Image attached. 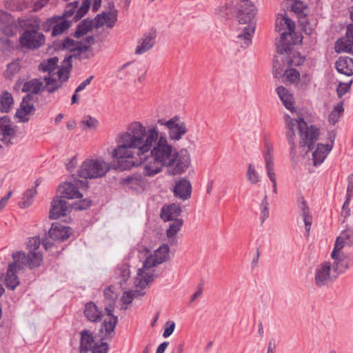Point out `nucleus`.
I'll return each instance as SVG.
<instances>
[{
  "mask_svg": "<svg viewBox=\"0 0 353 353\" xmlns=\"http://www.w3.org/2000/svg\"><path fill=\"white\" fill-rule=\"evenodd\" d=\"M117 141L112 156L118 159L121 170L134 166L133 161L125 159H132L137 154L143 162V174L153 176L163 167L173 165L176 159V148L168 143L164 134L159 133L156 125L146 128L140 122H132L119 134Z\"/></svg>",
  "mask_w": 353,
  "mask_h": 353,
  "instance_id": "1",
  "label": "nucleus"
},
{
  "mask_svg": "<svg viewBox=\"0 0 353 353\" xmlns=\"http://www.w3.org/2000/svg\"><path fill=\"white\" fill-rule=\"evenodd\" d=\"M169 252V246L167 244H163L154 251L153 254L145 259L143 267L138 270L135 281L137 288L144 289L157 277L154 268L168 259Z\"/></svg>",
  "mask_w": 353,
  "mask_h": 353,
  "instance_id": "2",
  "label": "nucleus"
},
{
  "mask_svg": "<svg viewBox=\"0 0 353 353\" xmlns=\"http://www.w3.org/2000/svg\"><path fill=\"white\" fill-rule=\"evenodd\" d=\"M19 25L25 31L20 35L19 41L21 46L27 50H37L45 45L46 37L39 32L40 24L37 17L19 20Z\"/></svg>",
  "mask_w": 353,
  "mask_h": 353,
  "instance_id": "3",
  "label": "nucleus"
},
{
  "mask_svg": "<svg viewBox=\"0 0 353 353\" xmlns=\"http://www.w3.org/2000/svg\"><path fill=\"white\" fill-rule=\"evenodd\" d=\"M285 121L288 130H295V128H298L300 136V147L307 148L306 152L311 150L319 139V129L314 125H308L303 118L296 120L286 114L285 115Z\"/></svg>",
  "mask_w": 353,
  "mask_h": 353,
  "instance_id": "4",
  "label": "nucleus"
},
{
  "mask_svg": "<svg viewBox=\"0 0 353 353\" xmlns=\"http://www.w3.org/2000/svg\"><path fill=\"white\" fill-rule=\"evenodd\" d=\"M256 14L255 6L250 1H242L237 12L236 17L240 24L246 25L242 33L238 37L245 40V43L249 45L252 41V35L256 28L254 19Z\"/></svg>",
  "mask_w": 353,
  "mask_h": 353,
  "instance_id": "5",
  "label": "nucleus"
},
{
  "mask_svg": "<svg viewBox=\"0 0 353 353\" xmlns=\"http://www.w3.org/2000/svg\"><path fill=\"white\" fill-rule=\"evenodd\" d=\"M109 164L102 159H87L78 170L80 177L86 179L101 178L109 171Z\"/></svg>",
  "mask_w": 353,
  "mask_h": 353,
  "instance_id": "6",
  "label": "nucleus"
},
{
  "mask_svg": "<svg viewBox=\"0 0 353 353\" xmlns=\"http://www.w3.org/2000/svg\"><path fill=\"white\" fill-rule=\"evenodd\" d=\"M63 66L59 68L57 74L59 79L54 77H45L46 89L50 93H53L61 87L63 82L66 81L69 78V72L72 68L71 56L65 57L63 60Z\"/></svg>",
  "mask_w": 353,
  "mask_h": 353,
  "instance_id": "7",
  "label": "nucleus"
},
{
  "mask_svg": "<svg viewBox=\"0 0 353 353\" xmlns=\"http://www.w3.org/2000/svg\"><path fill=\"white\" fill-rule=\"evenodd\" d=\"M157 123L168 128L169 139L171 141H179L188 132L186 124L181 121L179 117L175 116L168 121L159 119Z\"/></svg>",
  "mask_w": 353,
  "mask_h": 353,
  "instance_id": "8",
  "label": "nucleus"
},
{
  "mask_svg": "<svg viewBox=\"0 0 353 353\" xmlns=\"http://www.w3.org/2000/svg\"><path fill=\"white\" fill-rule=\"evenodd\" d=\"M331 257L334 261L332 264L333 270L337 274H343L353 267V259L341 249L334 248L331 253Z\"/></svg>",
  "mask_w": 353,
  "mask_h": 353,
  "instance_id": "9",
  "label": "nucleus"
},
{
  "mask_svg": "<svg viewBox=\"0 0 353 353\" xmlns=\"http://www.w3.org/2000/svg\"><path fill=\"white\" fill-rule=\"evenodd\" d=\"M88 186L86 181L75 179L73 182H65L59 187V191L65 198L79 199L83 196L79 189L81 188H87Z\"/></svg>",
  "mask_w": 353,
  "mask_h": 353,
  "instance_id": "10",
  "label": "nucleus"
},
{
  "mask_svg": "<svg viewBox=\"0 0 353 353\" xmlns=\"http://www.w3.org/2000/svg\"><path fill=\"white\" fill-rule=\"evenodd\" d=\"M332 263L329 261H325L319 264L314 271V283L319 287L321 288L327 285L333 280L331 274Z\"/></svg>",
  "mask_w": 353,
  "mask_h": 353,
  "instance_id": "11",
  "label": "nucleus"
},
{
  "mask_svg": "<svg viewBox=\"0 0 353 353\" xmlns=\"http://www.w3.org/2000/svg\"><path fill=\"white\" fill-rule=\"evenodd\" d=\"M16 137V130L12 122L6 116L0 118V141L6 146L13 145V139Z\"/></svg>",
  "mask_w": 353,
  "mask_h": 353,
  "instance_id": "12",
  "label": "nucleus"
},
{
  "mask_svg": "<svg viewBox=\"0 0 353 353\" xmlns=\"http://www.w3.org/2000/svg\"><path fill=\"white\" fill-rule=\"evenodd\" d=\"M336 135L331 132L328 134L329 143L326 144L319 143L316 148L312 153L314 165L321 164L325 159L327 154L332 150Z\"/></svg>",
  "mask_w": 353,
  "mask_h": 353,
  "instance_id": "13",
  "label": "nucleus"
},
{
  "mask_svg": "<svg viewBox=\"0 0 353 353\" xmlns=\"http://www.w3.org/2000/svg\"><path fill=\"white\" fill-rule=\"evenodd\" d=\"M43 30L46 32L50 31L52 28V36L55 37L62 34L70 26V22L63 19L61 17H53L47 19L43 23Z\"/></svg>",
  "mask_w": 353,
  "mask_h": 353,
  "instance_id": "14",
  "label": "nucleus"
},
{
  "mask_svg": "<svg viewBox=\"0 0 353 353\" xmlns=\"http://www.w3.org/2000/svg\"><path fill=\"white\" fill-rule=\"evenodd\" d=\"M272 146L266 143L265 145V150L263 152V157L265 162V169L268 178L270 181L272 183V188L273 192L276 194L277 188H276V174L274 172V165L272 157Z\"/></svg>",
  "mask_w": 353,
  "mask_h": 353,
  "instance_id": "15",
  "label": "nucleus"
},
{
  "mask_svg": "<svg viewBox=\"0 0 353 353\" xmlns=\"http://www.w3.org/2000/svg\"><path fill=\"white\" fill-rule=\"evenodd\" d=\"M17 26L14 18L8 12L0 10V31L10 37L16 34Z\"/></svg>",
  "mask_w": 353,
  "mask_h": 353,
  "instance_id": "16",
  "label": "nucleus"
},
{
  "mask_svg": "<svg viewBox=\"0 0 353 353\" xmlns=\"http://www.w3.org/2000/svg\"><path fill=\"white\" fill-rule=\"evenodd\" d=\"M80 352L81 353H94L95 350L101 346V344H97L95 341L94 336L90 331L83 330L80 332Z\"/></svg>",
  "mask_w": 353,
  "mask_h": 353,
  "instance_id": "17",
  "label": "nucleus"
},
{
  "mask_svg": "<svg viewBox=\"0 0 353 353\" xmlns=\"http://www.w3.org/2000/svg\"><path fill=\"white\" fill-rule=\"evenodd\" d=\"M108 319H105L101 327V332L103 334V339H112L114 334V329L118 322V317L112 314V310L105 308Z\"/></svg>",
  "mask_w": 353,
  "mask_h": 353,
  "instance_id": "18",
  "label": "nucleus"
},
{
  "mask_svg": "<svg viewBox=\"0 0 353 353\" xmlns=\"http://www.w3.org/2000/svg\"><path fill=\"white\" fill-rule=\"evenodd\" d=\"M176 159L173 162L172 167V173L173 174H179L184 172L190 165V157L187 150H183L178 152L176 150Z\"/></svg>",
  "mask_w": 353,
  "mask_h": 353,
  "instance_id": "19",
  "label": "nucleus"
},
{
  "mask_svg": "<svg viewBox=\"0 0 353 353\" xmlns=\"http://www.w3.org/2000/svg\"><path fill=\"white\" fill-rule=\"evenodd\" d=\"M61 46L62 49L73 52V54L70 55L71 58L74 57L80 60L88 59V56L84 55L83 52L81 41H76L71 38L67 37L61 41Z\"/></svg>",
  "mask_w": 353,
  "mask_h": 353,
  "instance_id": "20",
  "label": "nucleus"
},
{
  "mask_svg": "<svg viewBox=\"0 0 353 353\" xmlns=\"http://www.w3.org/2000/svg\"><path fill=\"white\" fill-rule=\"evenodd\" d=\"M68 209L65 199L61 196H56L51 203L49 218L50 219H57L61 216H64L67 214Z\"/></svg>",
  "mask_w": 353,
  "mask_h": 353,
  "instance_id": "21",
  "label": "nucleus"
},
{
  "mask_svg": "<svg viewBox=\"0 0 353 353\" xmlns=\"http://www.w3.org/2000/svg\"><path fill=\"white\" fill-rule=\"evenodd\" d=\"M156 31L153 30L143 34L138 41L134 53L136 54H142L150 50L156 43Z\"/></svg>",
  "mask_w": 353,
  "mask_h": 353,
  "instance_id": "22",
  "label": "nucleus"
},
{
  "mask_svg": "<svg viewBox=\"0 0 353 353\" xmlns=\"http://www.w3.org/2000/svg\"><path fill=\"white\" fill-rule=\"evenodd\" d=\"M50 239L57 241H63L68 239L72 234V229L70 227L61 225L58 223H52L49 232Z\"/></svg>",
  "mask_w": 353,
  "mask_h": 353,
  "instance_id": "23",
  "label": "nucleus"
},
{
  "mask_svg": "<svg viewBox=\"0 0 353 353\" xmlns=\"http://www.w3.org/2000/svg\"><path fill=\"white\" fill-rule=\"evenodd\" d=\"M335 50L336 52H347L353 54V31L347 32L345 37L339 39L335 43Z\"/></svg>",
  "mask_w": 353,
  "mask_h": 353,
  "instance_id": "24",
  "label": "nucleus"
},
{
  "mask_svg": "<svg viewBox=\"0 0 353 353\" xmlns=\"http://www.w3.org/2000/svg\"><path fill=\"white\" fill-rule=\"evenodd\" d=\"M174 193L176 197L186 200L189 199L192 193V185L185 179H180L174 187Z\"/></svg>",
  "mask_w": 353,
  "mask_h": 353,
  "instance_id": "25",
  "label": "nucleus"
},
{
  "mask_svg": "<svg viewBox=\"0 0 353 353\" xmlns=\"http://www.w3.org/2000/svg\"><path fill=\"white\" fill-rule=\"evenodd\" d=\"M83 313L86 319L92 323L100 322L103 318V312L92 301L85 305Z\"/></svg>",
  "mask_w": 353,
  "mask_h": 353,
  "instance_id": "26",
  "label": "nucleus"
},
{
  "mask_svg": "<svg viewBox=\"0 0 353 353\" xmlns=\"http://www.w3.org/2000/svg\"><path fill=\"white\" fill-rule=\"evenodd\" d=\"M90 7V0H84L82 2L80 8L77 10L72 9V7H70V6L67 5L63 17H64L65 18L70 17L76 12L75 15L74 17V19L75 21H77L81 19L88 12Z\"/></svg>",
  "mask_w": 353,
  "mask_h": 353,
  "instance_id": "27",
  "label": "nucleus"
},
{
  "mask_svg": "<svg viewBox=\"0 0 353 353\" xmlns=\"http://www.w3.org/2000/svg\"><path fill=\"white\" fill-rule=\"evenodd\" d=\"M130 276V265L127 263L119 264L114 270L113 279L121 287L126 283Z\"/></svg>",
  "mask_w": 353,
  "mask_h": 353,
  "instance_id": "28",
  "label": "nucleus"
},
{
  "mask_svg": "<svg viewBox=\"0 0 353 353\" xmlns=\"http://www.w3.org/2000/svg\"><path fill=\"white\" fill-rule=\"evenodd\" d=\"M352 245H353V229L347 228L337 236L334 248L342 250L345 246L351 247Z\"/></svg>",
  "mask_w": 353,
  "mask_h": 353,
  "instance_id": "29",
  "label": "nucleus"
},
{
  "mask_svg": "<svg viewBox=\"0 0 353 353\" xmlns=\"http://www.w3.org/2000/svg\"><path fill=\"white\" fill-rule=\"evenodd\" d=\"M336 70L346 76L353 74V59L348 57H341L335 63Z\"/></svg>",
  "mask_w": 353,
  "mask_h": 353,
  "instance_id": "30",
  "label": "nucleus"
},
{
  "mask_svg": "<svg viewBox=\"0 0 353 353\" xmlns=\"http://www.w3.org/2000/svg\"><path fill=\"white\" fill-rule=\"evenodd\" d=\"M276 92L285 107L292 112L294 111V101L292 94L283 86L276 88Z\"/></svg>",
  "mask_w": 353,
  "mask_h": 353,
  "instance_id": "31",
  "label": "nucleus"
},
{
  "mask_svg": "<svg viewBox=\"0 0 353 353\" xmlns=\"http://www.w3.org/2000/svg\"><path fill=\"white\" fill-rule=\"evenodd\" d=\"M30 94L23 97L21 103V108L18 109L16 112V116L23 122L27 121L28 119L26 117L34 111V106L32 104H29L27 101V100H30Z\"/></svg>",
  "mask_w": 353,
  "mask_h": 353,
  "instance_id": "32",
  "label": "nucleus"
},
{
  "mask_svg": "<svg viewBox=\"0 0 353 353\" xmlns=\"http://www.w3.org/2000/svg\"><path fill=\"white\" fill-rule=\"evenodd\" d=\"M181 212V208L175 204L164 206L161 211V217L165 221H170L176 219Z\"/></svg>",
  "mask_w": 353,
  "mask_h": 353,
  "instance_id": "33",
  "label": "nucleus"
},
{
  "mask_svg": "<svg viewBox=\"0 0 353 353\" xmlns=\"http://www.w3.org/2000/svg\"><path fill=\"white\" fill-rule=\"evenodd\" d=\"M12 267L13 265H8L5 277L6 286L11 290H14L20 283L19 279L17 276L18 271H16Z\"/></svg>",
  "mask_w": 353,
  "mask_h": 353,
  "instance_id": "34",
  "label": "nucleus"
},
{
  "mask_svg": "<svg viewBox=\"0 0 353 353\" xmlns=\"http://www.w3.org/2000/svg\"><path fill=\"white\" fill-rule=\"evenodd\" d=\"M44 89L43 82L39 79H32L26 81L23 86L22 91L37 94Z\"/></svg>",
  "mask_w": 353,
  "mask_h": 353,
  "instance_id": "35",
  "label": "nucleus"
},
{
  "mask_svg": "<svg viewBox=\"0 0 353 353\" xmlns=\"http://www.w3.org/2000/svg\"><path fill=\"white\" fill-rule=\"evenodd\" d=\"M59 59L57 57L43 61L39 65V70L42 72H48V77H54V70L57 68Z\"/></svg>",
  "mask_w": 353,
  "mask_h": 353,
  "instance_id": "36",
  "label": "nucleus"
},
{
  "mask_svg": "<svg viewBox=\"0 0 353 353\" xmlns=\"http://www.w3.org/2000/svg\"><path fill=\"white\" fill-rule=\"evenodd\" d=\"M288 37L287 32L281 33L280 40L276 43V50L279 54H288L291 52L293 45L291 42L287 41Z\"/></svg>",
  "mask_w": 353,
  "mask_h": 353,
  "instance_id": "37",
  "label": "nucleus"
},
{
  "mask_svg": "<svg viewBox=\"0 0 353 353\" xmlns=\"http://www.w3.org/2000/svg\"><path fill=\"white\" fill-rule=\"evenodd\" d=\"M93 26L92 20L88 19H85L80 22V23L77 26L76 30L74 32V37L75 38L79 39L81 37L86 34L89 30Z\"/></svg>",
  "mask_w": 353,
  "mask_h": 353,
  "instance_id": "38",
  "label": "nucleus"
},
{
  "mask_svg": "<svg viewBox=\"0 0 353 353\" xmlns=\"http://www.w3.org/2000/svg\"><path fill=\"white\" fill-rule=\"evenodd\" d=\"M14 103L12 94L4 91L0 97V110L1 112H8Z\"/></svg>",
  "mask_w": 353,
  "mask_h": 353,
  "instance_id": "39",
  "label": "nucleus"
},
{
  "mask_svg": "<svg viewBox=\"0 0 353 353\" xmlns=\"http://www.w3.org/2000/svg\"><path fill=\"white\" fill-rule=\"evenodd\" d=\"M27 263L30 269L38 268L43 261V255L41 252H29L26 256Z\"/></svg>",
  "mask_w": 353,
  "mask_h": 353,
  "instance_id": "40",
  "label": "nucleus"
},
{
  "mask_svg": "<svg viewBox=\"0 0 353 353\" xmlns=\"http://www.w3.org/2000/svg\"><path fill=\"white\" fill-rule=\"evenodd\" d=\"M14 261L10 263L9 265H13V269L19 271L23 268L24 265L27 263L26 255L22 252H17L12 254Z\"/></svg>",
  "mask_w": 353,
  "mask_h": 353,
  "instance_id": "41",
  "label": "nucleus"
},
{
  "mask_svg": "<svg viewBox=\"0 0 353 353\" xmlns=\"http://www.w3.org/2000/svg\"><path fill=\"white\" fill-rule=\"evenodd\" d=\"M21 69L20 60L17 59L11 62L7 65L5 72V77L8 79H12L19 72Z\"/></svg>",
  "mask_w": 353,
  "mask_h": 353,
  "instance_id": "42",
  "label": "nucleus"
},
{
  "mask_svg": "<svg viewBox=\"0 0 353 353\" xmlns=\"http://www.w3.org/2000/svg\"><path fill=\"white\" fill-rule=\"evenodd\" d=\"M183 221L181 219H176L172 221L166 230L167 236L170 239L175 236L176 233L181 230Z\"/></svg>",
  "mask_w": 353,
  "mask_h": 353,
  "instance_id": "43",
  "label": "nucleus"
},
{
  "mask_svg": "<svg viewBox=\"0 0 353 353\" xmlns=\"http://www.w3.org/2000/svg\"><path fill=\"white\" fill-rule=\"evenodd\" d=\"M37 194V190L34 188L26 190L22 198V201L19 205L21 208H26L29 207L33 201L34 195Z\"/></svg>",
  "mask_w": 353,
  "mask_h": 353,
  "instance_id": "44",
  "label": "nucleus"
},
{
  "mask_svg": "<svg viewBox=\"0 0 353 353\" xmlns=\"http://www.w3.org/2000/svg\"><path fill=\"white\" fill-rule=\"evenodd\" d=\"M143 294L144 292H141L140 290H137L125 291L123 293L121 301L124 304L128 305L132 302L134 298Z\"/></svg>",
  "mask_w": 353,
  "mask_h": 353,
  "instance_id": "45",
  "label": "nucleus"
},
{
  "mask_svg": "<svg viewBox=\"0 0 353 353\" xmlns=\"http://www.w3.org/2000/svg\"><path fill=\"white\" fill-rule=\"evenodd\" d=\"M344 111L343 105L342 103L337 104L334 110L330 112L328 117L329 122L335 124L338 122L340 117L342 115Z\"/></svg>",
  "mask_w": 353,
  "mask_h": 353,
  "instance_id": "46",
  "label": "nucleus"
},
{
  "mask_svg": "<svg viewBox=\"0 0 353 353\" xmlns=\"http://www.w3.org/2000/svg\"><path fill=\"white\" fill-rule=\"evenodd\" d=\"M246 176L252 184L255 185L261 181V176L252 164L248 165Z\"/></svg>",
  "mask_w": 353,
  "mask_h": 353,
  "instance_id": "47",
  "label": "nucleus"
},
{
  "mask_svg": "<svg viewBox=\"0 0 353 353\" xmlns=\"http://www.w3.org/2000/svg\"><path fill=\"white\" fill-rule=\"evenodd\" d=\"M6 8L12 11H21L25 8L24 3L21 0H5Z\"/></svg>",
  "mask_w": 353,
  "mask_h": 353,
  "instance_id": "48",
  "label": "nucleus"
},
{
  "mask_svg": "<svg viewBox=\"0 0 353 353\" xmlns=\"http://www.w3.org/2000/svg\"><path fill=\"white\" fill-rule=\"evenodd\" d=\"M112 8H114L113 4H112ZM105 25L108 28H112L115 22L117 20V11L115 9H113L109 12H105Z\"/></svg>",
  "mask_w": 353,
  "mask_h": 353,
  "instance_id": "49",
  "label": "nucleus"
},
{
  "mask_svg": "<svg viewBox=\"0 0 353 353\" xmlns=\"http://www.w3.org/2000/svg\"><path fill=\"white\" fill-rule=\"evenodd\" d=\"M300 74L296 69L286 70L283 74V81L284 82H296L299 79Z\"/></svg>",
  "mask_w": 353,
  "mask_h": 353,
  "instance_id": "50",
  "label": "nucleus"
},
{
  "mask_svg": "<svg viewBox=\"0 0 353 353\" xmlns=\"http://www.w3.org/2000/svg\"><path fill=\"white\" fill-rule=\"evenodd\" d=\"M82 42V48L84 55L88 56V59L92 57L90 47L94 43V37L93 36H88Z\"/></svg>",
  "mask_w": 353,
  "mask_h": 353,
  "instance_id": "51",
  "label": "nucleus"
},
{
  "mask_svg": "<svg viewBox=\"0 0 353 353\" xmlns=\"http://www.w3.org/2000/svg\"><path fill=\"white\" fill-rule=\"evenodd\" d=\"M286 137L289 144L290 145V154L293 157L295 155L296 143V134L295 130H287Z\"/></svg>",
  "mask_w": 353,
  "mask_h": 353,
  "instance_id": "52",
  "label": "nucleus"
},
{
  "mask_svg": "<svg viewBox=\"0 0 353 353\" xmlns=\"http://www.w3.org/2000/svg\"><path fill=\"white\" fill-rule=\"evenodd\" d=\"M261 222L263 223L265 220L269 216V203L268 202L267 195H265L261 203Z\"/></svg>",
  "mask_w": 353,
  "mask_h": 353,
  "instance_id": "53",
  "label": "nucleus"
},
{
  "mask_svg": "<svg viewBox=\"0 0 353 353\" xmlns=\"http://www.w3.org/2000/svg\"><path fill=\"white\" fill-rule=\"evenodd\" d=\"M352 79L347 83H340L336 88L337 95L341 98L344 94L350 90Z\"/></svg>",
  "mask_w": 353,
  "mask_h": 353,
  "instance_id": "54",
  "label": "nucleus"
},
{
  "mask_svg": "<svg viewBox=\"0 0 353 353\" xmlns=\"http://www.w3.org/2000/svg\"><path fill=\"white\" fill-rule=\"evenodd\" d=\"M41 245L40 239L37 236H33L29 239L28 242V248L29 252H39V248Z\"/></svg>",
  "mask_w": 353,
  "mask_h": 353,
  "instance_id": "55",
  "label": "nucleus"
},
{
  "mask_svg": "<svg viewBox=\"0 0 353 353\" xmlns=\"http://www.w3.org/2000/svg\"><path fill=\"white\" fill-rule=\"evenodd\" d=\"M81 123L83 126H86L88 128L95 129L97 127L98 121L95 118L87 115L83 117Z\"/></svg>",
  "mask_w": 353,
  "mask_h": 353,
  "instance_id": "56",
  "label": "nucleus"
},
{
  "mask_svg": "<svg viewBox=\"0 0 353 353\" xmlns=\"http://www.w3.org/2000/svg\"><path fill=\"white\" fill-rule=\"evenodd\" d=\"M281 23L283 26H286L288 32V36H290L292 33L294 32L295 30V23L294 22L287 17H283L281 20Z\"/></svg>",
  "mask_w": 353,
  "mask_h": 353,
  "instance_id": "57",
  "label": "nucleus"
},
{
  "mask_svg": "<svg viewBox=\"0 0 353 353\" xmlns=\"http://www.w3.org/2000/svg\"><path fill=\"white\" fill-rule=\"evenodd\" d=\"M305 59L303 58L299 52L293 54L292 57H290L288 63L290 65L299 66L303 63Z\"/></svg>",
  "mask_w": 353,
  "mask_h": 353,
  "instance_id": "58",
  "label": "nucleus"
},
{
  "mask_svg": "<svg viewBox=\"0 0 353 353\" xmlns=\"http://www.w3.org/2000/svg\"><path fill=\"white\" fill-rule=\"evenodd\" d=\"M13 48L12 42L8 38H0V50L10 51Z\"/></svg>",
  "mask_w": 353,
  "mask_h": 353,
  "instance_id": "59",
  "label": "nucleus"
},
{
  "mask_svg": "<svg viewBox=\"0 0 353 353\" xmlns=\"http://www.w3.org/2000/svg\"><path fill=\"white\" fill-rule=\"evenodd\" d=\"M91 205V201L90 199H82L79 202L73 204V208L77 210H85L89 208Z\"/></svg>",
  "mask_w": 353,
  "mask_h": 353,
  "instance_id": "60",
  "label": "nucleus"
},
{
  "mask_svg": "<svg viewBox=\"0 0 353 353\" xmlns=\"http://www.w3.org/2000/svg\"><path fill=\"white\" fill-rule=\"evenodd\" d=\"M175 328V323L174 321H168L165 324V330L163 334L164 338L169 337L174 332Z\"/></svg>",
  "mask_w": 353,
  "mask_h": 353,
  "instance_id": "61",
  "label": "nucleus"
},
{
  "mask_svg": "<svg viewBox=\"0 0 353 353\" xmlns=\"http://www.w3.org/2000/svg\"><path fill=\"white\" fill-rule=\"evenodd\" d=\"M105 12H103L101 14H98L92 20L93 24L95 28H99L102 27L103 25L105 24Z\"/></svg>",
  "mask_w": 353,
  "mask_h": 353,
  "instance_id": "62",
  "label": "nucleus"
},
{
  "mask_svg": "<svg viewBox=\"0 0 353 353\" xmlns=\"http://www.w3.org/2000/svg\"><path fill=\"white\" fill-rule=\"evenodd\" d=\"M297 203H298L299 208L300 210L301 214H305V213L310 212V208L307 206V203L303 196H300L298 198Z\"/></svg>",
  "mask_w": 353,
  "mask_h": 353,
  "instance_id": "63",
  "label": "nucleus"
},
{
  "mask_svg": "<svg viewBox=\"0 0 353 353\" xmlns=\"http://www.w3.org/2000/svg\"><path fill=\"white\" fill-rule=\"evenodd\" d=\"M216 14L219 15L220 17L226 18L229 15L228 12V6L227 4H223L219 6L215 11Z\"/></svg>",
  "mask_w": 353,
  "mask_h": 353,
  "instance_id": "64",
  "label": "nucleus"
}]
</instances>
